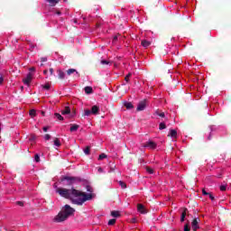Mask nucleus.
Wrapping results in <instances>:
<instances>
[{"label": "nucleus", "mask_w": 231, "mask_h": 231, "mask_svg": "<svg viewBox=\"0 0 231 231\" xmlns=\"http://www.w3.org/2000/svg\"><path fill=\"white\" fill-rule=\"evenodd\" d=\"M56 192H58L61 198L70 199L71 203L74 205H79V207H82L86 201H91V199L95 198V194H86V192H82L75 189H68L59 188Z\"/></svg>", "instance_id": "f257e3e1"}, {"label": "nucleus", "mask_w": 231, "mask_h": 231, "mask_svg": "<svg viewBox=\"0 0 231 231\" xmlns=\"http://www.w3.org/2000/svg\"><path fill=\"white\" fill-rule=\"evenodd\" d=\"M61 212H63L68 218L75 214V208H71L69 205H65Z\"/></svg>", "instance_id": "f03ea898"}, {"label": "nucleus", "mask_w": 231, "mask_h": 231, "mask_svg": "<svg viewBox=\"0 0 231 231\" xmlns=\"http://www.w3.org/2000/svg\"><path fill=\"white\" fill-rule=\"evenodd\" d=\"M67 181V185H73L74 183H79L80 181V178L78 177H64L62 181Z\"/></svg>", "instance_id": "7ed1b4c3"}, {"label": "nucleus", "mask_w": 231, "mask_h": 231, "mask_svg": "<svg viewBox=\"0 0 231 231\" xmlns=\"http://www.w3.org/2000/svg\"><path fill=\"white\" fill-rule=\"evenodd\" d=\"M68 219V217L64 212L60 211L53 219L54 223H62Z\"/></svg>", "instance_id": "20e7f679"}, {"label": "nucleus", "mask_w": 231, "mask_h": 231, "mask_svg": "<svg viewBox=\"0 0 231 231\" xmlns=\"http://www.w3.org/2000/svg\"><path fill=\"white\" fill-rule=\"evenodd\" d=\"M32 79H33V74H32L31 72H29L27 74V76L25 77V79H23V84H25V86H30V82H32Z\"/></svg>", "instance_id": "39448f33"}, {"label": "nucleus", "mask_w": 231, "mask_h": 231, "mask_svg": "<svg viewBox=\"0 0 231 231\" xmlns=\"http://www.w3.org/2000/svg\"><path fill=\"white\" fill-rule=\"evenodd\" d=\"M146 106H147V101L143 100L138 104L137 111H143V109H145Z\"/></svg>", "instance_id": "423d86ee"}, {"label": "nucleus", "mask_w": 231, "mask_h": 231, "mask_svg": "<svg viewBox=\"0 0 231 231\" xmlns=\"http://www.w3.org/2000/svg\"><path fill=\"white\" fill-rule=\"evenodd\" d=\"M137 211L140 214H147V208H145V206H143V204H137Z\"/></svg>", "instance_id": "0eeeda50"}, {"label": "nucleus", "mask_w": 231, "mask_h": 231, "mask_svg": "<svg viewBox=\"0 0 231 231\" xmlns=\"http://www.w3.org/2000/svg\"><path fill=\"white\" fill-rule=\"evenodd\" d=\"M199 218H194L193 219V221L191 223V226H192L194 231H196L198 228H199Z\"/></svg>", "instance_id": "6e6552de"}, {"label": "nucleus", "mask_w": 231, "mask_h": 231, "mask_svg": "<svg viewBox=\"0 0 231 231\" xmlns=\"http://www.w3.org/2000/svg\"><path fill=\"white\" fill-rule=\"evenodd\" d=\"M144 147H149V149H155L156 148V143L149 141L146 143Z\"/></svg>", "instance_id": "1a4fd4ad"}, {"label": "nucleus", "mask_w": 231, "mask_h": 231, "mask_svg": "<svg viewBox=\"0 0 231 231\" xmlns=\"http://www.w3.org/2000/svg\"><path fill=\"white\" fill-rule=\"evenodd\" d=\"M73 73H76L77 77H80V74H79V72L75 69H69L67 70L68 75H73Z\"/></svg>", "instance_id": "9d476101"}, {"label": "nucleus", "mask_w": 231, "mask_h": 231, "mask_svg": "<svg viewBox=\"0 0 231 231\" xmlns=\"http://www.w3.org/2000/svg\"><path fill=\"white\" fill-rule=\"evenodd\" d=\"M168 136H171V138H177L178 137V132L176 130H170V134Z\"/></svg>", "instance_id": "9b49d317"}, {"label": "nucleus", "mask_w": 231, "mask_h": 231, "mask_svg": "<svg viewBox=\"0 0 231 231\" xmlns=\"http://www.w3.org/2000/svg\"><path fill=\"white\" fill-rule=\"evenodd\" d=\"M141 44L143 48H149L151 46V42L147 40H143Z\"/></svg>", "instance_id": "f8f14e48"}, {"label": "nucleus", "mask_w": 231, "mask_h": 231, "mask_svg": "<svg viewBox=\"0 0 231 231\" xmlns=\"http://www.w3.org/2000/svg\"><path fill=\"white\" fill-rule=\"evenodd\" d=\"M98 111H100V108H98L97 106H93L91 109L92 115H98Z\"/></svg>", "instance_id": "ddd939ff"}, {"label": "nucleus", "mask_w": 231, "mask_h": 231, "mask_svg": "<svg viewBox=\"0 0 231 231\" xmlns=\"http://www.w3.org/2000/svg\"><path fill=\"white\" fill-rule=\"evenodd\" d=\"M79 125H71L70 126V133H75L77 131H79Z\"/></svg>", "instance_id": "4468645a"}, {"label": "nucleus", "mask_w": 231, "mask_h": 231, "mask_svg": "<svg viewBox=\"0 0 231 231\" xmlns=\"http://www.w3.org/2000/svg\"><path fill=\"white\" fill-rule=\"evenodd\" d=\"M69 113H71L69 106H66L65 109L61 111V115H69Z\"/></svg>", "instance_id": "2eb2a0df"}, {"label": "nucleus", "mask_w": 231, "mask_h": 231, "mask_svg": "<svg viewBox=\"0 0 231 231\" xmlns=\"http://www.w3.org/2000/svg\"><path fill=\"white\" fill-rule=\"evenodd\" d=\"M50 4V6H55L60 0H47Z\"/></svg>", "instance_id": "dca6fc26"}, {"label": "nucleus", "mask_w": 231, "mask_h": 231, "mask_svg": "<svg viewBox=\"0 0 231 231\" xmlns=\"http://www.w3.org/2000/svg\"><path fill=\"white\" fill-rule=\"evenodd\" d=\"M85 93H87V95H91V93H93V88L86 87L85 88Z\"/></svg>", "instance_id": "f3484780"}, {"label": "nucleus", "mask_w": 231, "mask_h": 231, "mask_svg": "<svg viewBox=\"0 0 231 231\" xmlns=\"http://www.w3.org/2000/svg\"><path fill=\"white\" fill-rule=\"evenodd\" d=\"M58 75H59V79H64L66 77V74L64 73V71L59 69L58 70Z\"/></svg>", "instance_id": "a211bd4d"}, {"label": "nucleus", "mask_w": 231, "mask_h": 231, "mask_svg": "<svg viewBox=\"0 0 231 231\" xmlns=\"http://www.w3.org/2000/svg\"><path fill=\"white\" fill-rule=\"evenodd\" d=\"M124 106L126 109H133V103L131 102H125Z\"/></svg>", "instance_id": "6ab92c4d"}, {"label": "nucleus", "mask_w": 231, "mask_h": 231, "mask_svg": "<svg viewBox=\"0 0 231 231\" xmlns=\"http://www.w3.org/2000/svg\"><path fill=\"white\" fill-rule=\"evenodd\" d=\"M186 216H187V208H185L184 212L181 214V217H180L181 223H183V221H185Z\"/></svg>", "instance_id": "aec40b11"}, {"label": "nucleus", "mask_w": 231, "mask_h": 231, "mask_svg": "<svg viewBox=\"0 0 231 231\" xmlns=\"http://www.w3.org/2000/svg\"><path fill=\"white\" fill-rule=\"evenodd\" d=\"M54 116H55V118H57V120H60V121L64 120V117L59 113H55Z\"/></svg>", "instance_id": "412c9836"}, {"label": "nucleus", "mask_w": 231, "mask_h": 231, "mask_svg": "<svg viewBox=\"0 0 231 231\" xmlns=\"http://www.w3.org/2000/svg\"><path fill=\"white\" fill-rule=\"evenodd\" d=\"M111 216L113 217H120V212H118V211H112L111 212Z\"/></svg>", "instance_id": "4be33fe9"}, {"label": "nucleus", "mask_w": 231, "mask_h": 231, "mask_svg": "<svg viewBox=\"0 0 231 231\" xmlns=\"http://www.w3.org/2000/svg\"><path fill=\"white\" fill-rule=\"evenodd\" d=\"M159 129L160 131H162V129H167V125H165V123H160Z\"/></svg>", "instance_id": "5701e85b"}, {"label": "nucleus", "mask_w": 231, "mask_h": 231, "mask_svg": "<svg viewBox=\"0 0 231 231\" xmlns=\"http://www.w3.org/2000/svg\"><path fill=\"white\" fill-rule=\"evenodd\" d=\"M54 145L56 147H60V141L59 140V138L54 139Z\"/></svg>", "instance_id": "b1692460"}, {"label": "nucleus", "mask_w": 231, "mask_h": 231, "mask_svg": "<svg viewBox=\"0 0 231 231\" xmlns=\"http://www.w3.org/2000/svg\"><path fill=\"white\" fill-rule=\"evenodd\" d=\"M119 185L122 189H127V184L122 180L119 181Z\"/></svg>", "instance_id": "393cba45"}, {"label": "nucleus", "mask_w": 231, "mask_h": 231, "mask_svg": "<svg viewBox=\"0 0 231 231\" xmlns=\"http://www.w3.org/2000/svg\"><path fill=\"white\" fill-rule=\"evenodd\" d=\"M146 171L148 172V174H153L154 173V170H152V168H151V167H146Z\"/></svg>", "instance_id": "a878e982"}, {"label": "nucleus", "mask_w": 231, "mask_h": 231, "mask_svg": "<svg viewBox=\"0 0 231 231\" xmlns=\"http://www.w3.org/2000/svg\"><path fill=\"white\" fill-rule=\"evenodd\" d=\"M89 115H92L91 110L86 109L85 112H84V116H89Z\"/></svg>", "instance_id": "bb28decb"}, {"label": "nucleus", "mask_w": 231, "mask_h": 231, "mask_svg": "<svg viewBox=\"0 0 231 231\" xmlns=\"http://www.w3.org/2000/svg\"><path fill=\"white\" fill-rule=\"evenodd\" d=\"M106 158H107V155H106V153H101L98 157V160H106Z\"/></svg>", "instance_id": "cd10ccee"}, {"label": "nucleus", "mask_w": 231, "mask_h": 231, "mask_svg": "<svg viewBox=\"0 0 231 231\" xmlns=\"http://www.w3.org/2000/svg\"><path fill=\"white\" fill-rule=\"evenodd\" d=\"M29 115H30V116H32L33 118V116H35V115H36V111L32 109V110H30Z\"/></svg>", "instance_id": "c85d7f7f"}, {"label": "nucleus", "mask_w": 231, "mask_h": 231, "mask_svg": "<svg viewBox=\"0 0 231 231\" xmlns=\"http://www.w3.org/2000/svg\"><path fill=\"white\" fill-rule=\"evenodd\" d=\"M87 192H90V193H87V194H93V188H91V186H87Z\"/></svg>", "instance_id": "c756f323"}, {"label": "nucleus", "mask_w": 231, "mask_h": 231, "mask_svg": "<svg viewBox=\"0 0 231 231\" xmlns=\"http://www.w3.org/2000/svg\"><path fill=\"white\" fill-rule=\"evenodd\" d=\"M115 223H116V219H115V218L110 219V220L108 221V225H109V226H113V225H115Z\"/></svg>", "instance_id": "7c9ffc66"}, {"label": "nucleus", "mask_w": 231, "mask_h": 231, "mask_svg": "<svg viewBox=\"0 0 231 231\" xmlns=\"http://www.w3.org/2000/svg\"><path fill=\"white\" fill-rule=\"evenodd\" d=\"M42 88H43V89H50V88H51V85H50V83H47V84H45V85H42Z\"/></svg>", "instance_id": "2f4dec72"}, {"label": "nucleus", "mask_w": 231, "mask_h": 231, "mask_svg": "<svg viewBox=\"0 0 231 231\" xmlns=\"http://www.w3.org/2000/svg\"><path fill=\"white\" fill-rule=\"evenodd\" d=\"M34 160H35V162H41V157L39 156V154H35Z\"/></svg>", "instance_id": "473e14b6"}, {"label": "nucleus", "mask_w": 231, "mask_h": 231, "mask_svg": "<svg viewBox=\"0 0 231 231\" xmlns=\"http://www.w3.org/2000/svg\"><path fill=\"white\" fill-rule=\"evenodd\" d=\"M220 190H221L222 192H225V190H226V185H221V186H220Z\"/></svg>", "instance_id": "72a5a7b5"}, {"label": "nucleus", "mask_w": 231, "mask_h": 231, "mask_svg": "<svg viewBox=\"0 0 231 231\" xmlns=\"http://www.w3.org/2000/svg\"><path fill=\"white\" fill-rule=\"evenodd\" d=\"M156 115H158V116H161L162 118H164V117H165V113H159V112H156Z\"/></svg>", "instance_id": "f704fd0d"}, {"label": "nucleus", "mask_w": 231, "mask_h": 231, "mask_svg": "<svg viewBox=\"0 0 231 231\" xmlns=\"http://www.w3.org/2000/svg\"><path fill=\"white\" fill-rule=\"evenodd\" d=\"M184 231H190V226H189V224L184 226Z\"/></svg>", "instance_id": "c9c22d12"}, {"label": "nucleus", "mask_w": 231, "mask_h": 231, "mask_svg": "<svg viewBox=\"0 0 231 231\" xmlns=\"http://www.w3.org/2000/svg\"><path fill=\"white\" fill-rule=\"evenodd\" d=\"M131 73H128L126 77L125 78V82H129V78L131 77Z\"/></svg>", "instance_id": "e433bc0d"}, {"label": "nucleus", "mask_w": 231, "mask_h": 231, "mask_svg": "<svg viewBox=\"0 0 231 231\" xmlns=\"http://www.w3.org/2000/svg\"><path fill=\"white\" fill-rule=\"evenodd\" d=\"M101 64H103V66H104V65H107V64H109V61H108V60H101Z\"/></svg>", "instance_id": "4c0bfd02"}, {"label": "nucleus", "mask_w": 231, "mask_h": 231, "mask_svg": "<svg viewBox=\"0 0 231 231\" xmlns=\"http://www.w3.org/2000/svg\"><path fill=\"white\" fill-rule=\"evenodd\" d=\"M84 152L85 154H89V146H88L87 148L84 149Z\"/></svg>", "instance_id": "58836bf2"}, {"label": "nucleus", "mask_w": 231, "mask_h": 231, "mask_svg": "<svg viewBox=\"0 0 231 231\" xmlns=\"http://www.w3.org/2000/svg\"><path fill=\"white\" fill-rule=\"evenodd\" d=\"M50 138H51V135L48 134L44 135V140H50Z\"/></svg>", "instance_id": "ea45409f"}, {"label": "nucleus", "mask_w": 231, "mask_h": 231, "mask_svg": "<svg viewBox=\"0 0 231 231\" xmlns=\"http://www.w3.org/2000/svg\"><path fill=\"white\" fill-rule=\"evenodd\" d=\"M202 194H203V196H208V194H210V193L207 192V190H205V189H202Z\"/></svg>", "instance_id": "a19ab883"}, {"label": "nucleus", "mask_w": 231, "mask_h": 231, "mask_svg": "<svg viewBox=\"0 0 231 231\" xmlns=\"http://www.w3.org/2000/svg\"><path fill=\"white\" fill-rule=\"evenodd\" d=\"M3 82H5V78H3V76H2V77H0V86L3 84Z\"/></svg>", "instance_id": "79ce46f5"}, {"label": "nucleus", "mask_w": 231, "mask_h": 231, "mask_svg": "<svg viewBox=\"0 0 231 231\" xmlns=\"http://www.w3.org/2000/svg\"><path fill=\"white\" fill-rule=\"evenodd\" d=\"M41 60H42V62H46L48 60V58L43 57V58L41 59Z\"/></svg>", "instance_id": "37998d69"}, {"label": "nucleus", "mask_w": 231, "mask_h": 231, "mask_svg": "<svg viewBox=\"0 0 231 231\" xmlns=\"http://www.w3.org/2000/svg\"><path fill=\"white\" fill-rule=\"evenodd\" d=\"M97 172H104V170L100 167L97 168Z\"/></svg>", "instance_id": "c03bdc74"}, {"label": "nucleus", "mask_w": 231, "mask_h": 231, "mask_svg": "<svg viewBox=\"0 0 231 231\" xmlns=\"http://www.w3.org/2000/svg\"><path fill=\"white\" fill-rule=\"evenodd\" d=\"M208 196H209V199H211V201H214V197L210 193Z\"/></svg>", "instance_id": "a18cd8bd"}, {"label": "nucleus", "mask_w": 231, "mask_h": 231, "mask_svg": "<svg viewBox=\"0 0 231 231\" xmlns=\"http://www.w3.org/2000/svg\"><path fill=\"white\" fill-rule=\"evenodd\" d=\"M17 203V205H19L20 207H23V205H24L23 202H21V201H18V202H16Z\"/></svg>", "instance_id": "49530a36"}, {"label": "nucleus", "mask_w": 231, "mask_h": 231, "mask_svg": "<svg viewBox=\"0 0 231 231\" xmlns=\"http://www.w3.org/2000/svg\"><path fill=\"white\" fill-rule=\"evenodd\" d=\"M43 131H44V133H46L48 131V126H44Z\"/></svg>", "instance_id": "de8ad7c7"}, {"label": "nucleus", "mask_w": 231, "mask_h": 231, "mask_svg": "<svg viewBox=\"0 0 231 231\" xmlns=\"http://www.w3.org/2000/svg\"><path fill=\"white\" fill-rule=\"evenodd\" d=\"M50 73H51V75H53V69H50Z\"/></svg>", "instance_id": "09e8293b"}, {"label": "nucleus", "mask_w": 231, "mask_h": 231, "mask_svg": "<svg viewBox=\"0 0 231 231\" xmlns=\"http://www.w3.org/2000/svg\"><path fill=\"white\" fill-rule=\"evenodd\" d=\"M132 223H136V218H133Z\"/></svg>", "instance_id": "8fccbe9b"}, {"label": "nucleus", "mask_w": 231, "mask_h": 231, "mask_svg": "<svg viewBox=\"0 0 231 231\" xmlns=\"http://www.w3.org/2000/svg\"><path fill=\"white\" fill-rule=\"evenodd\" d=\"M30 71H35V68H31Z\"/></svg>", "instance_id": "3c124183"}, {"label": "nucleus", "mask_w": 231, "mask_h": 231, "mask_svg": "<svg viewBox=\"0 0 231 231\" xmlns=\"http://www.w3.org/2000/svg\"><path fill=\"white\" fill-rule=\"evenodd\" d=\"M118 39V36L114 37V41H116Z\"/></svg>", "instance_id": "603ef678"}, {"label": "nucleus", "mask_w": 231, "mask_h": 231, "mask_svg": "<svg viewBox=\"0 0 231 231\" xmlns=\"http://www.w3.org/2000/svg\"><path fill=\"white\" fill-rule=\"evenodd\" d=\"M43 73H44V75H47L48 70H44Z\"/></svg>", "instance_id": "864d4df0"}, {"label": "nucleus", "mask_w": 231, "mask_h": 231, "mask_svg": "<svg viewBox=\"0 0 231 231\" xmlns=\"http://www.w3.org/2000/svg\"><path fill=\"white\" fill-rule=\"evenodd\" d=\"M56 14H57V15H60V12H57Z\"/></svg>", "instance_id": "5fc2aeb1"}, {"label": "nucleus", "mask_w": 231, "mask_h": 231, "mask_svg": "<svg viewBox=\"0 0 231 231\" xmlns=\"http://www.w3.org/2000/svg\"><path fill=\"white\" fill-rule=\"evenodd\" d=\"M208 140H210V136H209V137H208Z\"/></svg>", "instance_id": "6e6d98bb"}]
</instances>
